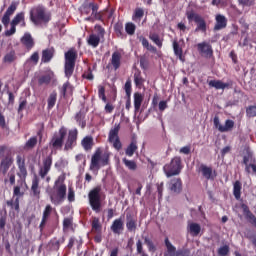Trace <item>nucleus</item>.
Returning <instances> with one entry per match:
<instances>
[{
    "mask_svg": "<svg viewBox=\"0 0 256 256\" xmlns=\"http://www.w3.org/2000/svg\"><path fill=\"white\" fill-rule=\"evenodd\" d=\"M53 205H61L67 198V185L65 184V174L60 175L54 182L53 189L48 192Z\"/></svg>",
    "mask_w": 256,
    "mask_h": 256,
    "instance_id": "1",
    "label": "nucleus"
},
{
    "mask_svg": "<svg viewBox=\"0 0 256 256\" xmlns=\"http://www.w3.org/2000/svg\"><path fill=\"white\" fill-rule=\"evenodd\" d=\"M111 161V153L104 152L101 148H97L93 153L90 161V171H99L101 167H107Z\"/></svg>",
    "mask_w": 256,
    "mask_h": 256,
    "instance_id": "2",
    "label": "nucleus"
},
{
    "mask_svg": "<svg viewBox=\"0 0 256 256\" xmlns=\"http://www.w3.org/2000/svg\"><path fill=\"white\" fill-rule=\"evenodd\" d=\"M30 21L36 26L47 25L51 21V12L43 5L34 6L30 10Z\"/></svg>",
    "mask_w": 256,
    "mask_h": 256,
    "instance_id": "3",
    "label": "nucleus"
},
{
    "mask_svg": "<svg viewBox=\"0 0 256 256\" xmlns=\"http://www.w3.org/2000/svg\"><path fill=\"white\" fill-rule=\"evenodd\" d=\"M77 50L75 48H70L64 54V73L67 79H71L73 77V73L75 72V63H77Z\"/></svg>",
    "mask_w": 256,
    "mask_h": 256,
    "instance_id": "4",
    "label": "nucleus"
},
{
    "mask_svg": "<svg viewBox=\"0 0 256 256\" xmlns=\"http://www.w3.org/2000/svg\"><path fill=\"white\" fill-rule=\"evenodd\" d=\"M182 169L183 164L181 162L180 156H175L174 158L171 159L170 163L164 165L163 167V171L168 179L170 177L180 175Z\"/></svg>",
    "mask_w": 256,
    "mask_h": 256,
    "instance_id": "5",
    "label": "nucleus"
},
{
    "mask_svg": "<svg viewBox=\"0 0 256 256\" xmlns=\"http://www.w3.org/2000/svg\"><path fill=\"white\" fill-rule=\"evenodd\" d=\"M89 205L95 213H101V207H103L101 202V186H96L88 193Z\"/></svg>",
    "mask_w": 256,
    "mask_h": 256,
    "instance_id": "6",
    "label": "nucleus"
},
{
    "mask_svg": "<svg viewBox=\"0 0 256 256\" xmlns=\"http://www.w3.org/2000/svg\"><path fill=\"white\" fill-rule=\"evenodd\" d=\"M186 17L189 23H191L192 21L196 23L197 25L195 29L196 33L199 31H202V33L207 32V22H205V19H203L201 15H199L198 13H195L194 11H189L186 13Z\"/></svg>",
    "mask_w": 256,
    "mask_h": 256,
    "instance_id": "7",
    "label": "nucleus"
},
{
    "mask_svg": "<svg viewBox=\"0 0 256 256\" xmlns=\"http://www.w3.org/2000/svg\"><path fill=\"white\" fill-rule=\"evenodd\" d=\"M65 137H67V129L65 127H61L59 129L58 134H54L51 141L50 147L55 150L63 149V143L65 141Z\"/></svg>",
    "mask_w": 256,
    "mask_h": 256,
    "instance_id": "8",
    "label": "nucleus"
},
{
    "mask_svg": "<svg viewBox=\"0 0 256 256\" xmlns=\"http://www.w3.org/2000/svg\"><path fill=\"white\" fill-rule=\"evenodd\" d=\"M164 243L168 253V255L166 256H190L191 255V250L187 248L177 250V248L171 243V241H169L168 237L165 238Z\"/></svg>",
    "mask_w": 256,
    "mask_h": 256,
    "instance_id": "9",
    "label": "nucleus"
},
{
    "mask_svg": "<svg viewBox=\"0 0 256 256\" xmlns=\"http://www.w3.org/2000/svg\"><path fill=\"white\" fill-rule=\"evenodd\" d=\"M79 131L77 129L69 130L68 136L64 145V151H71L77 145V137Z\"/></svg>",
    "mask_w": 256,
    "mask_h": 256,
    "instance_id": "10",
    "label": "nucleus"
},
{
    "mask_svg": "<svg viewBox=\"0 0 256 256\" xmlns=\"http://www.w3.org/2000/svg\"><path fill=\"white\" fill-rule=\"evenodd\" d=\"M197 51L201 57H205V59H211V57H213V46H211L209 42L198 43Z\"/></svg>",
    "mask_w": 256,
    "mask_h": 256,
    "instance_id": "11",
    "label": "nucleus"
},
{
    "mask_svg": "<svg viewBox=\"0 0 256 256\" xmlns=\"http://www.w3.org/2000/svg\"><path fill=\"white\" fill-rule=\"evenodd\" d=\"M126 228L129 233L137 231V214L132 211L126 212Z\"/></svg>",
    "mask_w": 256,
    "mask_h": 256,
    "instance_id": "12",
    "label": "nucleus"
},
{
    "mask_svg": "<svg viewBox=\"0 0 256 256\" xmlns=\"http://www.w3.org/2000/svg\"><path fill=\"white\" fill-rule=\"evenodd\" d=\"M53 165V156L49 155L43 159L42 167L39 170V176L41 179H45L47 175H49V171H51V167Z\"/></svg>",
    "mask_w": 256,
    "mask_h": 256,
    "instance_id": "13",
    "label": "nucleus"
},
{
    "mask_svg": "<svg viewBox=\"0 0 256 256\" xmlns=\"http://www.w3.org/2000/svg\"><path fill=\"white\" fill-rule=\"evenodd\" d=\"M14 161L15 160L13 159V156L11 154H7L5 157H3L0 162V173L2 175H7Z\"/></svg>",
    "mask_w": 256,
    "mask_h": 256,
    "instance_id": "14",
    "label": "nucleus"
},
{
    "mask_svg": "<svg viewBox=\"0 0 256 256\" xmlns=\"http://www.w3.org/2000/svg\"><path fill=\"white\" fill-rule=\"evenodd\" d=\"M168 189L172 193H176L177 195H179V193L183 191V180H181V178H172L168 182Z\"/></svg>",
    "mask_w": 256,
    "mask_h": 256,
    "instance_id": "15",
    "label": "nucleus"
},
{
    "mask_svg": "<svg viewBox=\"0 0 256 256\" xmlns=\"http://www.w3.org/2000/svg\"><path fill=\"white\" fill-rule=\"evenodd\" d=\"M91 11H92V14H91ZM97 11H99V4L95 2L83 4L80 9L81 15H90V14L93 15V13H97Z\"/></svg>",
    "mask_w": 256,
    "mask_h": 256,
    "instance_id": "16",
    "label": "nucleus"
},
{
    "mask_svg": "<svg viewBox=\"0 0 256 256\" xmlns=\"http://www.w3.org/2000/svg\"><path fill=\"white\" fill-rule=\"evenodd\" d=\"M20 43L23 44L27 51H31V49L35 47V40L33 39V36H31V33L29 32L24 33V35L20 39Z\"/></svg>",
    "mask_w": 256,
    "mask_h": 256,
    "instance_id": "17",
    "label": "nucleus"
},
{
    "mask_svg": "<svg viewBox=\"0 0 256 256\" xmlns=\"http://www.w3.org/2000/svg\"><path fill=\"white\" fill-rule=\"evenodd\" d=\"M111 231L115 234V235H121V233H123L124 229H125V225L123 223V219L122 218H117L113 221L111 227H110Z\"/></svg>",
    "mask_w": 256,
    "mask_h": 256,
    "instance_id": "18",
    "label": "nucleus"
},
{
    "mask_svg": "<svg viewBox=\"0 0 256 256\" xmlns=\"http://www.w3.org/2000/svg\"><path fill=\"white\" fill-rule=\"evenodd\" d=\"M55 57V48H47L42 51L41 62L51 63V60Z\"/></svg>",
    "mask_w": 256,
    "mask_h": 256,
    "instance_id": "19",
    "label": "nucleus"
},
{
    "mask_svg": "<svg viewBox=\"0 0 256 256\" xmlns=\"http://www.w3.org/2000/svg\"><path fill=\"white\" fill-rule=\"evenodd\" d=\"M121 59H122L121 52L115 51L112 53L111 65L114 71H117V69L121 67Z\"/></svg>",
    "mask_w": 256,
    "mask_h": 256,
    "instance_id": "20",
    "label": "nucleus"
},
{
    "mask_svg": "<svg viewBox=\"0 0 256 256\" xmlns=\"http://www.w3.org/2000/svg\"><path fill=\"white\" fill-rule=\"evenodd\" d=\"M227 27V18L225 16L218 14L216 16V24L214 26V31H221V29H225Z\"/></svg>",
    "mask_w": 256,
    "mask_h": 256,
    "instance_id": "21",
    "label": "nucleus"
},
{
    "mask_svg": "<svg viewBox=\"0 0 256 256\" xmlns=\"http://www.w3.org/2000/svg\"><path fill=\"white\" fill-rule=\"evenodd\" d=\"M256 163V158L253 156V150L251 147L245 146L244 147V156H243V163Z\"/></svg>",
    "mask_w": 256,
    "mask_h": 256,
    "instance_id": "22",
    "label": "nucleus"
},
{
    "mask_svg": "<svg viewBox=\"0 0 256 256\" xmlns=\"http://www.w3.org/2000/svg\"><path fill=\"white\" fill-rule=\"evenodd\" d=\"M100 43H101V37L97 34H90L89 37L87 38V44L90 47H93V49H97Z\"/></svg>",
    "mask_w": 256,
    "mask_h": 256,
    "instance_id": "23",
    "label": "nucleus"
},
{
    "mask_svg": "<svg viewBox=\"0 0 256 256\" xmlns=\"http://www.w3.org/2000/svg\"><path fill=\"white\" fill-rule=\"evenodd\" d=\"M93 145H95V142L93 141L92 136H86L81 140V146L84 151H91V149H93Z\"/></svg>",
    "mask_w": 256,
    "mask_h": 256,
    "instance_id": "24",
    "label": "nucleus"
},
{
    "mask_svg": "<svg viewBox=\"0 0 256 256\" xmlns=\"http://www.w3.org/2000/svg\"><path fill=\"white\" fill-rule=\"evenodd\" d=\"M200 171L203 177H205V179H208V180L215 179V177L213 176V168L206 166L204 164H201Z\"/></svg>",
    "mask_w": 256,
    "mask_h": 256,
    "instance_id": "25",
    "label": "nucleus"
},
{
    "mask_svg": "<svg viewBox=\"0 0 256 256\" xmlns=\"http://www.w3.org/2000/svg\"><path fill=\"white\" fill-rule=\"evenodd\" d=\"M143 103V94L139 92L134 93V111L137 113L139 109H141V105Z\"/></svg>",
    "mask_w": 256,
    "mask_h": 256,
    "instance_id": "26",
    "label": "nucleus"
},
{
    "mask_svg": "<svg viewBox=\"0 0 256 256\" xmlns=\"http://www.w3.org/2000/svg\"><path fill=\"white\" fill-rule=\"evenodd\" d=\"M137 149H139V147L137 146V140H132L125 150L127 157H133Z\"/></svg>",
    "mask_w": 256,
    "mask_h": 256,
    "instance_id": "27",
    "label": "nucleus"
},
{
    "mask_svg": "<svg viewBox=\"0 0 256 256\" xmlns=\"http://www.w3.org/2000/svg\"><path fill=\"white\" fill-rule=\"evenodd\" d=\"M31 191L34 197L41 195V189H39V177L35 176L32 180Z\"/></svg>",
    "mask_w": 256,
    "mask_h": 256,
    "instance_id": "28",
    "label": "nucleus"
},
{
    "mask_svg": "<svg viewBox=\"0 0 256 256\" xmlns=\"http://www.w3.org/2000/svg\"><path fill=\"white\" fill-rule=\"evenodd\" d=\"M242 207H243V211L246 219H248L250 223L254 225V227H256V217L253 215L251 210H249V206L243 205Z\"/></svg>",
    "mask_w": 256,
    "mask_h": 256,
    "instance_id": "29",
    "label": "nucleus"
},
{
    "mask_svg": "<svg viewBox=\"0 0 256 256\" xmlns=\"http://www.w3.org/2000/svg\"><path fill=\"white\" fill-rule=\"evenodd\" d=\"M134 83L138 89H141L145 84V78H143L139 70L134 73Z\"/></svg>",
    "mask_w": 256,
    "mask_h": 256,
    "instance_id": "30",
    "label": "nucleus"
},
{
    "mask_svg": "<svg viewBox=\"0 0 256 256\" xmlns=\"http://www.w3.org/2000/svg\"><path fill=\"white\" fill-rule=\"evenodd\" d=\"M119 129H121V126L115 125L113 129L110 130L108 135V141L110 143H113L116 139H119Z\"/></svg>",
    "mask_w": 256,
    "mask_h": 256,
    "instance_id": "31",
    "label": "nucleus"
},
{
    "mask_svg": "<svg viewBox=\"0 0 256 256\" xmlns=\"http://www.w3.org/2000/svg\"><path fill=\"white\" fill-rule=\"evenodd\" d=\"M241 189H243L241 181H239V180L235 181L234 186H233V195L237 201H239V199H241Z\"/></svg>",
    "mask_w": 256,
    "mask_h": 256,
    "instance_id": "32",
    "label": "nucleus"
},
{
    "mask_svg": "<svg viewBox=\"0 0 256 256\" xmlns=\"http://www.w3.org/2000/svg\"><path fill=\"white\" fill-rule=\"evenodd\" d=\"M233 127H235V121L227 119L225 121V125L220 127V133H227L228 131H232Z\"/></svg>",
    "mask_w": 256,
    "mask_h": 256,
    "instance_id": "33",
    "label": "nucleus"
},
{
    "mask_svg": "<svg viewBox=\"0 0 256 256\" xmlns=\"http://www.w3.org/2000/svg\"><path fill=\"white\" fill-rule=\"evenodd\" d=\"M73 86L69 81L63 84L62 86V95L63 97H67V95H73Z\"/></svg>",
    "mask_w": 256,
    "mask_h": 256,
    "instance_id": "34",
    "label": "nucleus"
},
{
    "mask_svg": "<svg viewBox=\"0 0 256 256\" xmlns=\"http://www.w3.org/2000/svg\"><path fill=\"white\" fill-rule=\"evenodd\" d=\"M149 39H150V41H153V43H155V45H157V47H159V49H161V47H163V40L159 37V34L150 33Z\"/></svg>",
    "mask_w": 256,
    "mask_h": 256,
    "instance_id": "35",
    "label": "nucleus"
},
{
    "mask_svg": "<svg viewBox=\"0 0 256 256\" xmlns=\"http://www.w3.org/2000/svg\"><path fill=\"white\" fill-rule=\"evenodd\" d=\"M31 63H33L34 65H37V63H39V52H34L30 56V59H28L24 64L25 69H27L28 66L31 65Z\"/></svg>",
    "mask_w": 256,
    "mask_h": 256,
    "instance_id": "36",
    "label": "nucleus"
},
{
    "mask_svg": "<svg viewBox=\"0 0 256 256\" xmlns=\"http://www.w3.org/2000/svg\"><path fill=\"white\" fill-rule=\"evenodd\" d=\"M122 163H124L125 167L130 171H137V162L133 160H129L127 158L122 159Z\"/></svg>",
    "mask_w": 256,
    "mask_h": 256,
    "instance_id": "37",
    "label": "nucleus"
},
{
    "mask_svg": "<svg viewBox=\"0 0 256 256\" xmlns=\"http://www.w3.org/2000/svg\"><path fill=\"white\" fill-rule=\"evenodd\" d=\"M75 121L82 129H85L87 122L85 121V115L82 112H78L75 115Z\"/></svg>",
    "mask_w": 256,
    "mask_h": 256,
    "instance_id": "38",
    "label": "nucleus"
},
{
    "mask_svg": "<svg viewBox=\"0 0 256 256\" xmlns=\"http://www.w3.org/2000/svg\"><path fill=\"white\" fill-rule=\"evenodd\" d=\"M145 15V10L143 8H136L134 10V14L132 15V20L134 21H141Z\"/></svg>",
    "mask_w": 256,
    "mask_h": 256,
    "instance_id": "39",
    "label": "nucleus"
},
{
    "mask_svg": "<svg viewBox=\"0 0 256 256\" xmlns=\"http://www.w3.org/2000/svg\"><path fill=\"white\" fill-rule=\"evenodd\" d=\"M16 60H17V54L15 53V50L10 51L3 58L4 63H13V61H16Z\"/></svg>",
    "mask_w": 256,
    "mask_h": 256,
    "instance_id": "40",
    "label": "nucleus"
},
{
    "mask_svg": "<svg viewBox=\"0 0 256 256\" xmlns=\"http://www.w3.org/2000/svg\"><path fill=\"white\" fill-rule=\"evenodd\" d=\"M144 243L148 248V251L150 253H155L157 251V247H155V244L153 243V240H151L149 237L144 238Z\"/></svg>",
    "mask_w": 256,
    "mask_h": 256,
    "instance_id": "41",
    "label": "nucleus"
},
{
    "mask_svg": "<svg viewBox=\"0 0 256 256\" xmlns=\"http://www.w3.org/2000/svg\"><path fill=\"white\" fill-rule=\"evenodd\" d=\"M22 21H25V12H20L12 19L11 25H19Z\"/></svg>",
    "mask_w": 256,
    "mask_h": 256,
    "instance_id": "42",
    "label": "nucleus"
},
{
    "mask_svg": "<svg viewBox=\"0 0 256 256\" xmlns=\"http://www.w3.org/2000/svg\"><path fill=\"white\" fill-rule=\"evenodd\" d=\"M57 103V92H52L48 97V109H53Z\"/></svg>",
    "mask_w": 256,
    "mask_h": 256,
    "instance_id": "43",
    "label": "nucleus"
},
{
    "mask_svg": "<svg viewBox=\"0 0 256 256\" xmlns=\"http://www.w3.org/2000/svg\"><path fill=\"white\" fill-rule=\"evenodd\" d=\"M19 171L17 172L18 177L21 181L25 183L27 179V167L26 166H20L18 167Z\"/></svg>",
    "mask_w": 256,
    "mask_h": 256,
    "instance_id": "44",
    "label": "nucleus"
},
{
    "mask_svg": "<svg viewBox=\"0 0 256 256\" xmlns=\"http://www.w3.org/2000/svg\"><path fill=\"white\" fill-rule=\"evenodd\" d=\"M137 29V26L133 22H127L125 24V31L127 35H135V31Z\"/></svg>",
    "mask_w": 256,
    "mask_h": 256,
    "instance_id": "45",
    "label": "nucleus"
},
{
    "mask_svg": "<svg viewBox=\"0 0 256 256\" xmlns=\"http://www.w3.org/2000/svg\"><path fill=\"white\" fill-rule=\"evenodd\" d=\"M190 233H192L194 236H197L201 233V225L198 223H191L189 225Z\"/></svg>",
    "mask_w": 256,
    "mask_h": 256,
    "instance_id": "46",
    "label": "nucleus"
},
{
    "mask_svg": "<svg viewBox=\"0 0 256 256\" xmlns=\"http://www.w3.org/2000/svg\"><path fill=\"white\" fill-rule=\"evenodd\" d=\"M17 7H19V2L12 1L5 14L11 17V15L17 11Z\"/></svg>",
    "mask_w": 256,
    "mask_h": 256,
    "instance_id": "47",
    "label": "nucleus"
},
{
    "mask_svg": "<svg viewBox=\"0 0 256 256\" xmlns=\"http://www.w3.org/2000/svg\"><path fill=\"white\" fill-rule=\"evenodd\" d=\"M37 136L31 137L26 143H25V149H35L37 146Z\"/></svg>",
    "mask_w": 256,
    "mask_h": 256,
    "instance_id": "48",
    "label": "nucleus"
},
{
    "mask_svg": "<svg viewBox=\"0 0 256 256\" xmlns=\"http://www.w3.org/2000/svg\"><path fill=\"white\" fill-rule=\"evenodd\" d=\"M51 83V75L46 74L38 78V85H49Z\"/></svg>",
    "mask_w": 256,
    "mask_h": 256,
    "instance_id": "49",
    "label": "nucleus"
},
{
    "mask_svg": "<svg viewBox=\"0 0 256 256\" xmlns=\"http://www.w3.org/2000/svg\"><path fill=\"white\" fill-rule=\"evenodd\" d=\"M124 91L126 93V97H131V93L133 91V86L131 84V78H128L126 80V83L124 85Z\"/></svg>",
    "mask_w": 256,
    "mask_h": 256,
    "instance_id": "50",
    "label": "nucleus"
},
{
    "mask_svg": "<svg viewBox=\"0 0 256 256\" xmlns=\"http://www.w3.org/2000/svg\"><path fill=\"white\" fill-rule=\"evenodd\" d=\"M51 213H53V206H51V204H47L43 211L42 218L49 221V217H51Z\"/></svg>",
    "mask_w": 256,
    "mask_h": 256,
    "instance_id": "51",
    "label": "nucleus"
},
{
    "mask_svg": "<svg viewBox=\"0 0 256 256\" xmlns=\"http://www.w3.org/2000/svg\"><path fill=\"white\" fill-rule=\"evenodd\" d=\"M4 183L15 185V170H11L10 172H8L7 178L4 179Z\"/></svg>",
    "mask_w": 256,
    "mask_h": 256,
    "instance_id": "52",
    "label": "nucleus"
},
{
    "mask_svg": "<svg viewBox=\"0 0 256 256\" xmlns=\"http://www.w3.org/2000/svg\"><path fill=\"white\" fill-rule=\"evenodd\" d=\"M209 87H214V89H223V81L221 80H210L208 82Z\"/></svg>",
    "mask_w": 256,
    "mask_h": 256,
    "instance_id": "53",
    "label": "nucleus"
},
{
    "mask_svg": "<svg viewBox=\"0 0 256 256\" xmlns=\"http://www.w3.org/2000/svg\"><path fill=\"white\" fill-rule=\"evenodd\" d=\"M114 31H115L117 37H123V24L122 23H116L114 25Z\"/></svg>",
    "mask_w": 256,
    "mask_h": 256,
    "instance_id": "54",
    "label": "nucleus"
},
{
    "mask_svg": "<svg viewBox=\"0 0 256 256\" xmlns=\"http://www.w3.org/2000/svg\"><path fill=\"white\" fill-rule=\"evenodd\" d=\"M98 96H99V99H102V101L104 103H107V96L105 95V87L104 86L98 87Z\"/></svg>",
    "mask_w": 256,
    "mask_h": 256,
    "instance_id": "55",
    "label": "nucleus"
},
{
    "mask_svg": "<svg viewBox=\"0 0 256 256\" xmlns=\"http://www.w3.org/2000/svg\"><path fill=\"white\" fill-rule=\"evenodd\" d=\"M67 199L69 203H73V201H75V190L73 189V186L68 188Z\"/></svg>",
    "mask_w": 256,
    "mask_h": 256,
    "instance_id": "56",
    "label": "nucleus"
},
{
    "mask_svg": "<svg viewBox=\"0 0 256 256\" xmlns=\"http://www.w3.org/2000/svg\"><path fill=\"white\" fill-rule=\"evenodd\" d=\"M173 50H174V55H181L183 53V48L179 46V42L177 40L173 41Z\"/></svg>",
    "mask_w": 256,
    "mask_h": 256,
    "instance_id": "57",
    "label": "nucleus"
},
{
    "mask_svg": "<svg viewBox=\"0 0 256 256\" xmlns=\"http://www.w3.org/2000/svg\"><path fill=\"white\" fill-rule=\"evenodd\" d=\"M83 79H87L88 81H93L95 79V76H93V71L91 68H88L87 71H85L82 75Z\"/></svg>",
    "mask_w": 256,
    "mask_h": 256,
    "instance_id": "58",
    "label": "nucleus"
},
{
    "mask_svg": "<svg viewBox=\"0 0 256 256\" xmlns=\"http://www.w3.org/2000/svg\"><path fill=\"white\" fill-rule=\"evenodd\" d=\"M246 115L247 117H256V106L255 105H252V106H249L247 109H246Z\"/></svg>",
    "mask_w": 256,
    "mask_h": 256,
    "instance_id": "59",
    "label": "nucleus"
},
{
    "mask_svg": "<svg viewBox=\"0 0 256 256\" xmlns=\"http://www.w3.org/2000/svg\"><path fill=\"white\" fill-rule=\"evenodd\" d=\"M156 187L158 192V199H163V191H164L165 183L163 182L157 183Z\"/></svg>",
    "mask_w": 256,
    "mask_h": 256,
    "instance_id": "60",
    "label": "nucleus"
},
{
    "mask_svg": "<svg viewBox=\"0 0 256 256\" xmlns=\"http://www.w3.org/2000/svg\"><path fill=\"white\" fill-rule=\"evenodd\" d=\"M218 255L227 256L229 255V245H224L218 249Z\"/></svg>",
    "mask_w": 256,
    "mask_h": 256,
    "instance_id": "61",
    "label": "nucleus"
},
{
    "mask_svg": "<svg viewBox=\"0 0 256 256\" xmlns=\"http://www.w3.org/2000/svg\"><path fill=\"white\" fill-rule=\"evenodd\" d=\"M140 67L144 71L147 70V68L149 67V61L147 60V58L145 56L140 57Z\"/></svg>",
    "mask_w": 256,
    "mask_h": 256,
    "instance_id": "62",
    "label": "nucleus"
},
{
    "mask_svg": "<svg viewBox=\"0 0 256 256\" xmlns=\"http://www.w3.org/2000/svg\"><path fill=\"white\" fill-rule=\"evenodd\" d=\"M92 229L94 231H101V222H99V218H94L92 221Z\"/></svg>",
    "mask_w": 256,
    "mask_h": 256,
    "instance_id": "63",
    "label": "nucleus"
},
{
    "mask_svg": "<svg viewBox=\"0 0 256 256\" xmlns=\"http://www.w3.org/2000/svg\"><path fill=\"white\" fill-rule=\"evenodd\" d=\"M73 226V218H64L63 220V230L69 229V227Z\"/></svg>",
    "mask_w": 256,
    "mask_h": 256,
    "instance_id": "64",
    "label": "nucleus"
}]
</instances>
